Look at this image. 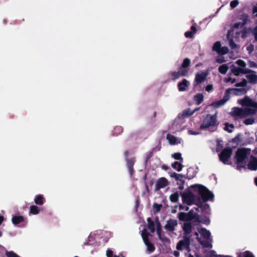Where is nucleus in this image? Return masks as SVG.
I'll use <instances>...</instances> for the list:
<instances>
[{"label": "nucleus", "instance_id": "1", "mask_svg": "<svg viewBox=\"0 0 257 257\" xmlns=\"http://www.w3.org/2000/svg\"><path fill=\"white\" fill-rule=\"evenodd\" d=\"M241 35V22L234 23L227 34V39L229 42V46L232 49L236 48L235 42L239 41Z\"/></svg>", "mask_w": 257, "mask_h": 257}, {"label": "nucleus", "instance_id": "2", "mask_svg": "<svg viewBox=\"0 0 257 257\" xmlns=\"http://www.w3.org/2000/svg\"><path fill=\"white\" fill-rule=\"evenodd\" d=\"M190 187L195 189V190H197L198 194L203 202H206L208 200H212L214 197L213 193L202 185H193Z\"/></svg>", "mask_w": 257, "mask_h": 257}, {"label": "nucleus", "instance_id": "3", "mask_svg": "<svg viewBox=\"0 0 257 257\" xmlns=\"http://www.w3.org/2000/svg\"><path fill=\"white\" fill-rule=\"evenodd\" d=\"M218 124L217 119V114L215 113L213 115L208 114L206 115L203 120L202 123L200 126V128L202 130H206L207 128H212L213 127L217 126ZM216 130H211V132H214Z\"/></svg>", "mask_w": 257, "mask_h": 257}, {"label": "nucleus", "instance_id": "4", "mask_svg": "<svg viewBox=\"0 0 257 257\" xmlns=\"http://www.w3.org/2000/svg\"><path fill=\"white\" fill-rule=\"evenodd\" d=\"M180 194L184 204H186L188 205L194 204L195 196L189 189H186L183 193L180 192Z\"/></svg>", "mask_w": 257, "mask_h": 257}, {"label": "nucleus", "instance_id": "5", "mask_svg": "<svg viewBox=\"0 0 257 257\" xmlns=\"http://www.w3.org/2000/svg\"><path fill=\"white\" fill-rule=\"evenodd\" d=\"M232 154V149L230 148H224L219 154V158L221 162L224 164H230L228 162L229 159Z\"/></svg>", "mask_w": 257, "mask_h": 257}, {"label": "nucleus", "instance_id": "6", "mask_svg": "<svg viewBox=\"0 0 257 257\" xmlns=\"http://www.w3.org/2000/svg\"><path fill=\"white\" fill-rule=\"evenodd\" d=\"M129 152L128 151H125L124 152V155L125 157V161H126V166L128 168L129 173L131 176H133L134 174L135 171L134 169V166L135 165V162H136V158L135 157H132L131 158H128Z\"/></svg>", "mask_w": 257, "mask_h": 257}, {"label": "nucleus", "instance_id": "7", "mask_svg": "<svg viewBox=\"0 0 257 257\" xmlns=\"http://www.w3.org/2000/svg\"><path fill=\"white\" fill-rule=\"evenodd\" d=\"M183 239L179 241L177 244L176 248L179 250L184 249H189L191 236H183Z\"/></svg>", "mask_w": 257, "mask_h": 257}, {"label": "nucleus", "instance_id": "8", "mask_svg": "<svg viewBox=\"0 0 257 257\" xmlns=\"http://www.w3.org/2000/svg\"><path fill=\"white\" fill-rule=\"evenodd\" d=\"M208 75L207 71H202L197 72L195 75L193 85L194 87L197 86L203 82Z\"/></svg>", "mask_w": 257, "mask_h": 257}, {"label": "nucleus", "instance_id": "9", "mask_svg": "<svg viewBox=\"0 0 257 257\" xmlns=\"http://www.w3.org/2000/svg\"><path fill=\"white\" fill-rule=\"evenodd\" d=\"M171 78L172 80H176L181 77L188 76V70H180L178 71H171L170 73Z\"/></svg>", "mask_w": 257, "mask_h": 257}, {"label": "nucleus", "instance_id": "10", "mask_svg": "<svg viewBox=\"0 0 257 257\" xmlns=\"http://www.w3.org/2000/svg\"><path fill=\"white\" fill-rule=\"evenodd\" d=\"M178 225V221L176 219H169L166 222V224L164 226V228L169 232H173L175 229V227Z\"/></svg>", "mask_w": 257, "mask_h": 257}, {"label": "nucleus", "instance_id": "11", "mask_svg": "<svg viewBox=\"0 0 257 257\" xmlns=\"http://www.w3.org/2000/svg\"><path fill=\"white\" fill-rule=\"evenodd\" d=\"M239 95L241 93V88H229L226 90L222 100L225 101V103L229 99V94Z\"/></svg>", "mask_w": 257, "mask_h": 257}, {"label": "nucleus", "instance_id": "12", "mask_svg": "<svg viewBox=\"0 0 257 257\" xmlns=\"http://www.w3.org/2000/svg\"><path fill=\"white\" fill-rule=\"evenodd\" d=\"M246 106L257 108V102L253 101L249 97L245 96L242 99V106Z\"/></svg>", "mask_w": 257, "mask_h": 257}, {"label": "nucleus", "instance_id": "13", "mask_svg": "<svg viewBox=\"0 0 257 257\" xmlns=\"http://www.w3.org/2000/svg\"><path fill=\"white\" fill-rule=\"evenodd\" d=\"M168 185V180L162 177L159 179L155 185L156 190H159L161 188H163Z\"/></svg>", "mask_w": 257, "mask_h": 257}, {"label": "nucleus", "instance_id": "14", "mask_svg": "<svg viewBox=\"0 0 257 257\" xmlns=\"http://www.w3.org/2000/svg\"><path fill=\"white\" fill-rule=\"evenodd\" d=\"M192 224L191 222H184L183 226V230L184 231L183 235H186L187 236H191V235H190L192 232Z\"/></svg>", "mask_w": 257, "mask_h": 257}, {"label": "nucleus", "instance_id": "15", "mask_svg": "<svg viewBox=\"0 0 257 257\" xmlns=\"http://www.w3.org/2000/svg\"><path fill=\"white\" fill-rule=\"evenodd\" d=\"M247 168L249 170L256 171L257 170V158L251 155L250 160L247 164Z\"/></svg>", "mask_w": 257, "mask_h": 257}, {"label": "nucleus", "instance_id": "16", "mask_svg": "<svg viewBox=\"0 0 257 257\" xmlns=\"http://www.w3.org/2000/svg\"><path fill=\"white\" fill-rule=\"evenodd\" d=\"M189 82L186 79H184L182 81L178 83V88L179 91H185L189 86Z\"/></svg>", "mask_w": 257, "mask_h": 257}, {"label": "nucleus", "instance_id": "17", "mask_svg": "<svg viewBox=\"0 0 257 257\" xmlns=\"http://www.w3.org/2000/svg\"><path fill=\"white\" fill-rule=\"evenodd\" d=\"M235 159V162L236 164L237 169L241 170V148H238L236 152V154L234 157Z\"/></svg>", "mask_w": 257, "mask_h": 257}, {"label": "nucleus", "instance_id": "18", "mask_svg": "<svg viewBox=\"0 0 257 257\" xmlns=\"http://www.w3.org/2000/svg\"><path fill=\"white\" fill-rule=\"evenodd\" d=\"M257 111L256 108H249L246 107L244 109L242 108V117L246 115L254 114Z\"/></svg>", "mask_w": 257, "mask_h": 257}, {"label": "nucleus", "instance_id": "19", "mask_svg": "<svg viewBox=\"0 0 257 257\" xmlns=\"http://www.w3.org/2000/svg\"><path fill=\"white\" fill-rule=\"evenodd\" d=\"M157 233L158 235L159 238L162 241H166L168 239L167 237H162L161 236L162 226L160 223L158 219H157Z\"/></svg>", "mask_w": 257, "mask_h": 257}, {"label": "nucleus", "instance_id": "20", "mask_svg": "<svg viewBox=\"0 0 257 257\" xmlns=\"http://www.w3.org/2000/svg\"><path fill=\"white\" fill-rule=\"evenodd\" d=\"M241 142V135L238 134L237 136L232 139L229 142L231 143L232 149H235L238 145L239 143Z\"/></svg>", "mask_w": 257, "mask_h": 257}, {"label": "nucleus", "instance_id": "21", "mask_svg": "<svg viewBox=\"0 0 257 257\" xmlns=\"http://www.w3.org/2000/svg\"><path fill=\"white\" fill-rule=\"evenodd\" d=\"M199 232L203 237L204 238L208 240L211 236V233L209 230L205 228H202L199 229Z\"/></svg>", "mask_w": 257, "mask_h": 257}, {"label": "nucleus", "instance_id": "22", "mask_svg": "<svg viewBox=\"0 0 257 257\" xmlns=\"http://www.w3.org/2000/svg\"><path fill=\"white\" fill-rule=\"evenodd\" d=\"M194 111L190 110V108L184 110L181 113L179 114V118H185L192 115Z\"/></svg>", "mask_w": 257, "mask_h": 257}, {"label": "nucleus", "instance_id": "23", "mask_svg": "<svg viewBox=\"0 0 257 257\" xmlns=\"http://www.w3.org/2000/svg\"><path fill=\"white\" fill-rule=\"evenodd\" d=\"M197 32V29L195 26L191 27V31H187L185 33V36L188 38H192L194 35Z\"/></svg>", "mask_w": 257, "mask_h": 257}, {"label": "nucleus", "instance_id": "24", "mask_svg": "<svg viewBox=\"0 0 257 257\" xmlns=\"http://www.w3.org/2000/svg\"><path fill=\"white\" fill-rule=\"evenodd\" d=\"M204 202H201L199 199H198V203L197 204V206H198L202 211L207 212L208 210H210V206L208 204L203 203Z\"/></svg>", "mask_w": 257, "mask_h": 257}, {"label": "nucleus", "instance_id": "25", "mask_svg": "<svg viewBox=\"0 0 257 257\" xmlns=\"http://www.w3.org/2000/svg\"><path fill=\"white\" fill-rule=\"evenodd\" d=\"M45 199L42 195H38L35 196L34 202L38 205H42L45 202Z\"/></svg>", "mask_w": 257, "mask_h": 257}, {"label": "nucleus", "instance_id": "26", "mask_svg": "<svg viewBox=\"0 0 257 257\" xmlns=\"http://www.w3.org/2000/svg\"><path fill=\"white\" fill-rule=\"evenodd\" d=\"M190 60L188 58H185L183 61V63L181 67L179 68L180 70H185L188 71V68L190 66Z\"/></svg>", "mask_w": 257, "mask_h": 257}, {"label": "nucleus", "instance_id": "27", "mask_svg": "<svg viewBox=\"0 0 257 257\" xmlns=\"http://www.w3.org/2000/svg\"><path fill=\"white\" fill-rule=\"evenodd\" d=\"M204 100V96L203 94L198 93L194 96V100L196 104L199 105Z\"/></svg>", "mask_w": 257, "mask_h": 257}, {"label": "nucleus", "instance_id": "28", "mask_svg": "<svg viewBox=\"0 0 257 257\" xmlns=\"http://www.w3.org/2000/svg\"><path fill=\"white\" fill-rule=\"evenodd\" d=\"M24 218L22 216H14L12 217V221L15 225H18L24 221Z\"/></svg>", "mask_w": 257, "mask_h": 257}, {"label": "nucleus", "instance_id": "29", "mask_svg": "<svg viewBox=\"0 0 257 257\" xmlns=\"http://www.w3.org/2000/svg\"><path fill=\"white\" fill-rule=\"evenodd\" d=\"M148 221V228L151 231V232L153 233L155 231V223L153 221L151 218L149 217L147 219Z\"/></svg>", "mask_w": 257, "mask_h": 257}, {"label": "nucleus", "instance_id": "30", "mask_svg": "<svg viewBox=\"0 0 257 257\" xmlns=\"http://www.w3.org/2000/svg\"><path fill=\"white\" fill-rule=\"evenodd\" d=\"M230 114L233 116H241V108L233 107Z\"/></svg>", "mask_w": 257, "mask_h": 257}, {"label": "nucleus", "instance_id": "31", "mask_svg": "<svg viewBox=\"0 0 257 257\" xmlns=\"http://www.w3.org/2000/svg\"><path fill=\"white\" fill-rule=\"evenodd\" d=\"M195 175L196 173H195L193 168L190 167L187 169L186 178L190 180L194 178Z\"/></svg>", "mask_w": 257, "mask_h": 257}, {"label": "nucleus", "instance_id": "32", "mask_svg": "<svg viewBox=\"0 0 257 257\" xmlns=\"http://www.w3.org/2000/svg\"><path fill=\"white\" fill-rule=\"evenodd\" d=\"M150 235V233L147 232L146 229H144L142 232V237L143 238L144 243L150 241L149 236Z\"/></svg>", "mask_w": 257, "mask_h": 257}, {"label": "nucleus", "instance_id": "33", "mask_svg": "<svg viewBox=\"0 0 257 257\" xmlns=\"http://www.w3.org/2000/svg\"><path fill=\"white\" fill-rule=\"evenodd\" d=\"M171 166L173 169L177 170L178 172H180L183 168V165L181 162L179 163L177 161L172 163Z\"/></svg>", "mask_w": 257, "mask_h": 257}, {"label": "nucleus", "instance_id": "34", "mask_svg": "<svg viewBox=\"0 0 257 257\" xmlns=\"http://www.w3.org/2000/svg\"><path fill=\"white\" fill-rule=\"evenodd\" d=\"M246 78L251 83H256L257 82V75L255 74H248L246 76Z\"/></svg>", "mask_w": 257, "mask_h": 257}, {"label": "nucleus", "instance_id": "35", "mask_svg": "<svg viewBox=\"0 0 257 257\" xmlns=\"http://www.w3.org/2000/svg\"><path fill=\"white\" fill-rule=\"evenodd\" d=\"M179 193L178 192H176L173 194H172L170 196V200L172 202H177L179 200Z\"/></svg>", "mask_w": 257, "mask_h": 257}, {"label": "nucleus", "instance_id": "36", "mask_svg": "<svg viewBox=\"0 0 257 257\" xmlns=\"http://www.w3.org/2000/svg\"><path fill=\"white\" fill-rule=\"evenodd\" d=\"M40 212V208L36 205H32L30 208V213L34 215L38 214Z\"/></svg>", "mask_w": 257, "mask_h": 257}, {"label": "nucleus", "instance_id": "37", "mask_svg": "<svg viewBox=\"0 0 257 257\" xmlns=\"http://www.w3.org/2000/svg\"><path fill=\"white\" fill-rule=\"evenodd\" d=\"M187 215L189 220L196 219L198 216V215L194 211V209H191L190 210L189 212L187 213Z\"/></svg>", "mask_w": 257, "mask_h": 257}, {"label": "nucleus", "instance_id": "38", "mask_svg": "<svg viewBox=\"0 0 257 257\" xmlns=\"http://www.w3.org/2000/svg\"><path fill=\"white\" fill-rule=\"evenodd\" d=\"M166 138L170 144L174 145L176 143L177 139L174 136L168 134L167 135Z\"/></svg>", "mask_w": 257, "mask_h": 257}, {"label": "nucleus", "instance_id": "39", "mask_svg": "<svg viewBox=\"0 0 257 257\" xmlns=\"http://www.w3.org/2000/svg\"><path fill=\"white\" fill-rule=\"evenodd\" d=\"M178 217L181 221L189 220L187 213L180 212L178 214Z\"/></svg>", "mask_w": 257, "mask_h": 257}, {"label": "nucleus", "instance_id": "40", "mask_svg": "<svg viewBox=\"0 0 257 257\" xmlns=\"http://www.w3.org/2000/svg\"><path fill=\"white\" fill-rule=\"evenodd\" d=\"M225 103V101L220 99L218 101L213 102L211 105L215 108H218L219 107L224 105Z\"/></svg>", "mask_w": 257, "mask_h": 257}, {"label": "nucleus", "instance_id": "41", "mask_svg": "<svg viewBox=\"0 0 257 257\" xmlns=\"http://www.w3.org/2000/svg\"><path fill=\"white\" fill-rule=\"evenodd\" d=\"M228 69V67L227 66V65L226 64H223V65L220 66L218 68L219 72L222 74H226Z\"/></svg>", "mask_w": 257, "mask_h": 257}, {"label": "nucleus", "instance_id": "42", "mask_svg": "<svg viewBox=\"0 0 257 257\" xmlns=\"http://www.w3.org/2000/svg\"><path fill=\"white\" fill-rule=\"evenodd\" d=\"M246 67V63L242 60V74H247L253 72L252 70L247 69L245 68Z\"/></svg>", "mask_w": 257, "mask_h": 257}, {"label": "nucleus", "instance_id": "43", "mask_svg": "<svg viewBox=\"0 0 257 257\" xmlns=\"http://www.w3.org/2000/svg\"><path fill=\"white\" fill-rule=\"evenodd\" d=\"M123 132V128L121 126H116L113 131V135H118L121 134Z\"/></svg>", "mask_w": 257, "mask_h": 257}, {"label": "nucleus", "instance_id": "44", "mask_svg": "<svg viewBox=\"0 0 257 257\" xmlns=\"http://www.w3.org/2000/svg\"><path fill=\"white\" fill-rule=\"evenodd\" d=\"M250 150L242 148V161L244 160L247 155L250 154Z\"/></svg>", "mask_w": 257, "mask_h": 257}, {"label": "nucleus", "instance_id": "45", "mask_svg": "<svg viewBox=\"0 0 257 257\" xmlns=\"http://www.w3.org/2000/svg\"><path fill=\"white\" fill-rule=\"evenodd\" d=\"M145 244L147 246V249L149 252H152L155 250V247L154 245L150 241L146 242L145 243Z\"/></svg>", "mask_w": 257, "mask_h": 257}, {"label": "nucleus", "instance_id": "46", "mask_svg": "<svg viewBox=\"0 0 257 257\" xmlns=\"http://www.w3.org/2000/svg\"><path fill=\"white\" fill-rule=\"evenodd\" d=\"M221 48V43L219 41L216 42L213 46L212 49L213 51L219 52Z\"/></svg>", "mask_w": 257, "mask_h": 257}, {"label": "nucleus", "instance_id": "47", "mask_svg": "<svg viewBox=\"0 0 257 257\" xmlns=\"http://www.w3.org/2000/svg\"><path fill=\"white\" fill-rule=\"evenodd\" d=\"M182 155L180 153H176L172 155V157L176 160H179L180 162H183V159L182 157Z\"/></svg>", "mask_w": 257, "mask_h": 257}, {"label": "nucleus", "instance_id": "48", "mask_svg": "<svg viewBox=\"0 0 257 257\" xmlns=\"http://www.w3.org/2000/svg\"><path fill=\"white\" fill-rule=\"evenodd\" d=\"M225 126L224 127V130L228 133H231L232 131L231 130H230L229 127H230L231 128H234V125L233 124H229L228 122H226L224 124Z\"/></svg>", "mask_w": 257, "mask_h": 257}, {"label": "nucleus", "instance_id": "49", "mask_svg": "<svg viewBox=\"0 0 257 257\" xmlns=\"http://www.w3.org/2000/svg\"><path fill=\"white\" fill-rule=\"evenodd\" d=\"M5 254L7 257H21L13 251H6Z\"/></svg>", "mask_w": 257, "mask_h": 257}, {"label": "nucleus", "instance_id": "50", "mask_svg": "<svg viewBox=\"0 0 257 257\" xmlns=\"http://www.w3.org/2000/svg\"><path fill=\"white\" fill-rule=\"evenodd\" d=\"M205 257H220V256L216 255L215 251L210 250L206 253Z\"/></svg>", "mask_w": 257, "mask_h": 257}, {"label": "nucleus", "instance_id": "51", "mask_svg": "<svg viewBox=\"0 0 257 257\" xmlns=\"http://www.w3.org/2000/svg\"><path fill=\"white\" fill-rule=\"evenodd\" d=\"M228 51H229V49L227 47H225V46L222 47H221L218 53L221 55H224V54L228 53Z\"/></svg>", "mask_w": 257, "mask_h": 257}, {"label": "nucleus", "instance_id": "52", "mask_svg": "<svg viewBox=\"0 0 257 257\" xmlns=\"http://www.w3.org/2000/svg\"><path fill=\"white\" fill-rule=\"evenodd\" d=\"M242 257H255L250 251L247 250L242 252Z\"/></svg>", "mask_w": 257, "mask_h": 257}, {"label": "nucleus", "instance_id": "53", "mask_svg": "<svg viewBox=\"0 0 257 257\" xmlns=\"http://www.w3.org/2000/svg\"><path fill=\"white\" fill-rule=\"evenodd\" d=\"M243 122L246 125L252 124L254 122V119L253 118H248L245 119Z\"/></svg>", "mask_w": 257, "mask_h": 257}, {"label": "nucleus", "instance_id": "54", "mask_svg": "<svg viewBox=\"0 0 257 257\" xmlns=\"http://www.w3.org/2000/svg\"><path fill=\"white\" fill-rule=\"evenodd\" d=\"M170 176L172 178H174L176 181H180L182 178H179V174L175 172L170 173Z\"/></svg>", "mask_w": 257, "mask_h": 257}, {"label": "nucleus", "instance_id": "55", "mask_svg": "<svg viewBox=\"0 0 257 257\" xmlns=\"http://www.w3.org/2000/svg\"><path fill=\"white\" fill-rule=\"evenodd\" d=\"M162 207V204H159L157 203H154L153 204V208L155 212H159L160 210Z\"/></svg>", "mask_w": 257, "mask_h": 257}, {"label": "nucleus", "instance_id": "56", "mask_svg": "<svg viewBox=\"0 0 257 257\" xmlns=\"http://www.w3.org/2000/svg\"><path fill=\"white\" fill-rule=\"evenodd\" d=\"M199 231L195 232L194 233V235L196 236V239L200 242V243L201 244H202L203 245H204L206 247H208L209 246L208 244H206V243H204L203 242L201 241V238L199 237Z\"/></svg>", "mask_w": 257, "mask_h": 257}, {"label": "nucleus", "instance_id": "57", "mask_svg": "<svg viewBox=\"0 0 257 257\" xmlns=\"http://www.w3.org/2000/svg\"><path fill=\"white\" fill-rule=\"evenodd\" d=\"M236 64L238 65L236 69V72L237 74L239 75L241 73V59H238L236 61Z\"/></svg>", "mask_w": 257, "mask_h": 257}, {"label": "nucleus", "instance_id": "58", "mask_svg": "<svg viewBox=\"0 0 257 257\" xmlns=\"http://www.w3.org/2000/svg\"><path fill=\"white\" fill-rule=\"evenodd\" d=\"M238 4V2L236 0L232 1L230 2V6L232 9L235 8Z\"/></svg>", "mask_w": 257, "mask_h": 257}, {"label": "nucleus", "instance_id": "59", "mask_svg": "<svg viewBox=\"0 0 257 257\" xmlns=\"http://www.w3.org/2000/svg\"><path fill=\"white\" fill-rule=\"evenodd\" d=\"M153 156V152L149 153L145 158V162L147 163L150 159Z\"/></svg>", "mask_w": 257, "mask_h": 257}, {"label": "nucleus", "instance_id": "60", "mask_svg": "<svg viewBox=\"0 0 257 257\" xmlns=\"http://www.w3.org/2000/svg\"><path fill=\"white\" fill-rule=\"evenodd\" d=\"M179 181L181 182V183L180 186L178 187V189L180 190H182L184 189V185L185 183V181L183 179H180Z\"/></svg>", "mask_w": 257, "mask_h": 257}, {"label": "nucleus", "instance_id": "61", "mask_svg": "<svg viewBox=\"0 0 257 257\" xmlns=\"http://www.w3.org/2000/svg\"><path fill=\"white\" fill-rule=\"evenodd\" d=\"M213 88V87L212 84H208L206 86L205 90L207 92H210L211 90H212Z\"/></svg>", "mask_w": 257, "mask_h": 257}, {"label": "nucleus", "instance_id": "62", "mask_svg": "<svg viewBox=\"0 0 257 257\" xmlns=\"http://www.w3.org/2000/svg\"><path fill=\"white\" fill-rule=\"evenodd\" d=\"M253 34L255 40L257 41V26L253 29Z\"/></svg>", "mask_w": 257, "mask_h": 257}, {"label": "nucleus", "instance_id": "63", "mask_svg": "<svg viewBox=\"0 0 257 257\" xmlns=\"http://www.w3.org/2000/svg\"><path fill=\"white\" fill-rule=\"evenodd\" d=\"M113 252L110 249L106 251V255L107 257H112Z\"/></svg>", "mask_w": 257, "mask_h": 257}, {"label": "nucleus", "instance_id": "64", "mask_svg": "<svg viewBox=\"0 0 257 257\" xmlns=\"http://www.w3.org/2000/svg\"><path fill=\"white\" fill-rule=\"evenodd\" d=\"M252 13L255 14V16L257 17V7H254L252 9Z\"/></svg>", "mask_w": 257, "mask_h": 257}]
</instances>
